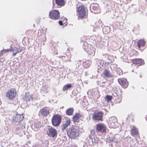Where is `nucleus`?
<instances>
[{"label":"nucleus","mask_w":147,"mask_h":147,"mask_svg":"<svg viewBox=\"0 0 147 147\" xmlns=\"http://www.w3.org/2000/svg\"><path fill=\"white\" fill-rule=\"evenodd\" d=\"M87 39L86 37H83L81 38V44L83 45V48L85 51L89 55L93 56L95 53V49L91 45L88 44L87 42Z\"/></svg>","instance_id":"nucleus-1"},{"label":"nucleus","mask_w":147,"mask_h":147,"mask_svg":"<svg viewBox=\"0 0 147 147\" xmlns=\"http://www.w3.org/2000/svg\"><path fill=\"white\" fill-rule=\"evenodd\" d=\"M68 136L71 138H75L79 135L78 126L73 125L66 130Z\"/></svg>","instance_id":"nucleus-2"},{"label":"nucleus","mask_w":147,"mask_h":147,"mask_svg":"<svg viewBox=\"0 0 147 147\" xmlns=\"http://www.w3.org/2000/svg\"><path fill=\"white\" fill-rule=\"evenodd\" d=\"M61 116L58 114L54 115L51 119L52 123L53 126L57 127L59 126L61 121Z\"/></svg>","instance_id":"nucleus-3"},{"label":"nucleus","mask_w":147,"mask_h":147,"mask_svg":"<svg viewBox=\"0 0 147 147\" xmlns=\"http://www.w3.org/2000/svg\"><path fill=\"white\" fill-rule=\"evenodd\" d=\"M77 11L79 17L80 18L82 19L86 18V12L84 6H81L78 7Z\"/></svg>","instance_id":"nucleus-4"},{"label":"nucleus","mask_w":147,"mask_h":147,"mask_svg":"<svg viewBox=\"0 0 147 147\" xmlns=\"http://www.w3.org/2000/svg\"><path fill=\"white\" fill-rule=\"evenodd\" d=\"M47 134L50 137L56 138L57 135V131L56 129L51 127H49L47 131Z\"/></svg>","instance_id":"nucleus-5"},{"label":"nucleus","mask_w":147,"mask_h":147,"mask_svg":"<svg viewBox=\"0 0 147 147\" xmlns=\"http://www.w3.org/2000/svg\"><path fill=\"white\" fill-rule=\"evenodd\" d=\"M49 16L53 20L58 19L60 18L59 12L58 10H53L49 12Z\"/></svg>","instance_id":"nucleus-6"},{"label":"nucleus","mask_w":147,"mask_h":147,"mask_svg":"<svg viewBox=\"0 0 147 147\" xmlns=\"http://www.w3.org/2000/svg\"><path fill=\"white\" fill-rule=\"evenodd\" d=\"M13 117L12 119V122L14 123H17L18 124L20 121L23 120L24 118L23 116L20 114H14L13 115Z\"/></svg>","instance_id":"nucleus-7"},{"label":"nucleus","mask_w":147,"mask_h":147,"mask_svg":"<svg viewBox=\"0 0 147 147\" xmlns=\"http://www.w3.org/2000/svg\"><path fill=\"white\" fill-rule=\"evenodd\" d=\"M90 10L92 12L94 13H99L100 11L99 9V5L98 4L92 3L90 6Z\"/></svg>","instance_id":"nucleus-8"},{"label":"nucleus","mask_w":147,"mask_h":147,"mask_svg":"<svg viewBox=\"0 0 147 147\" xmlns=\"http://www.w3.org/2000/svg\"><path fill=\"white\" fill-rule=\"evenodd\" d=\"M16 94V90L11 88L7 92L6 96L9 99H12L15 97Z\"/></svg>","instance_id":"nucleus-9"},{"label":"nucleus","mask_w":147,"mask_h":147,"mask_svg":"<svg viewBox=\"0 0 147 147\" xmlns=\"http://www.w3.org/2000/svg\"><path fill=\"white\" fill-rule=\"evenodd\" d=\"M103 113L102 112H98L95 113L92 116V118L95 121H102Z\"/></svg>","instance_id":"nucleus-10"},{"label":"nucleus","mask_w":147,"mask_h":147,"mask_svg":"<svg viewBox=\"0 0 147 147\" xmlns=\"http://www.w3.org/2000/svg\"><path fill=\"white\" fill-rule=\"evenodd\" d=\"M118 81L119 84L124 88H126L128 86V83L126 79L123 78L118 79Z\"/></svg>","instance_id":"nucleus-11"},{"label":"nucleus","mask_w":147,"mask_h":147,"mask_svg":"<svg viewBox=\"0 0 147 147\" xmlns=\"http://www.w3.org/2000/svg\"><path fill=\"white\" fill-rule=\"evenodd\" d=\"M40 113L44 116H46L49 114V110L47 107H45L41 109Z\"/></svg>","instance_id":"nucleus-12"},{"label":"nucleus","mask_w":147,"mask_h":147,"mask_svg":"<svg viewBox=\"0 0 147 147\" xmlns=\"http://www.w3.org/2000/svg\"><path fill=\"white\" fill-rule=\"evenodd\" d=\"M96 129L98 131H100L102 132H105L106 130L105 126L101 124H98L96 125Z\"/></svg>","instance_id":"nucleus-13"},{"label":"nucleus","mask_w":147,"mask_h":147,"mask_svg":"<svg viewBox=\"0 0 147 147\" xmlns=\"http://www.w3.org/2000/svg\"><path fill=\"white\" fill-rule=\"evenodd\" d=\"M144 61L141 59H133L132 62L134 64L138 65L139 66L142 65Z\"/></svg>","instance_id":"nucleus-14"},{"label":"nucleus","mask_w":147,"mask_h":147,"mask_svg":"<svg viewBox=\"0 0 147 147\" xmlns=\"http://www.w3.org/2000/svg\"><path fill=\"white\" fill-rule=\"evenodd\" d=\"M12 51L13 52V56H15L16 54L18 53V52L17 51L16 49H13V48H12L11 49H7L5 50H3V51H1L0 54H2L3 53L4 51L5 52H6L8 51Z\"/></svg>","instance_id":"nucleus-15"},{"label":"nucleus","mask_w":147,"mask_h":147,"mask_svg":"<svg viewBox=\"0 0 147 147\" xmlns=\"http://www.w3.org/2000/svg\"><path fill=\"white\" fill-rule=\"evenodd\" d=\"M81 115L79 113H76L73 117V121L76 123L79 121V119Z\"/></svg>","instance_id":"nucleus-16"},{"label":"nucleus","mask_w":147,"mask_h":147,"mask_svg":"<svg viewBox=\"0 0 147 147\" xmlns=\"http://www.w3.org/2000/svg\"><path fill=\"white\" fill-rule=\"evenodd\" d=\"M131 133L133 136H134L138 134V131L137 129L133 126L131 129Z\"/></svg>","instance_id":"nucleus-17"},{"label":"nucleus","mask_w":147,"mask_h":147,"mask_svg":"<svg viewBox=\"0 0 147 147\" xmlns=\"http://www.w3.org/2000/svg\"><path fill=\"white\" fill-rule=\"evenodd\" d=\"M59 48L57 45L55 43L51 47V49L55 54H58V49Z\"/></svg>","instance_id":"nucleus-18"},{"label":"nucleus","mask_w":147,"mask_h":147,"mask_svg":"<svg viewBox=\"0 0 147 147\" xmlns=\"http://www.w3.org/2000/svg\"><path fill=\"white\" fill-rule=\"evenodd\" d=\"M146 43V42L143 39H140L138 40L137 45L138 47L140 48L141 47H143L144 46Z\"/></svg>","instance_id":"nucleus-19"},{"label":"nucleus","mask_w":147,"mask_h":147,"mask_svg":"<svg viewBox=\"0 0 147 147\" xmlns=\"http://www.w3.org/2000/svg\"><path fill=\"white\" fill-rule=\"evenodd\" d=\"M90 140H92V143L93 145L96 144L98 140L96 136L92 137L91 135H90Z\"/></svg>","instance_id":"nucleus-20"},{"label":"nucleus","mask_w":147,"mask_h":147,"mask_svg":"<svg viewBox=\"0 0 147 147\" xmlns=\"http://www.w3.org/2000/svg\"><path fill=\"white\" fill-rule=\"evenodd\" d=\"M74 112V109L73 108L68 109L66 110V113L68 115H73Z\"/></svg>","instance_id":"nucleus-21"},{"label":"nucleus","mask_w":147,"mask_h":147,"mask_svg":"<svg viewBox=\"0 0 147 147\" xmlns=\"http://www.w3.org/2000/svg\"><path fill=\"white\" fill-rule=\"evenodd\" d=\"M40 123H39L38 121H36L34 122V124L33 125L35 130H37L40 128L41 127Z\"/></svg>","instance_id":"nucleus-22"},{"label":"nucleus","mask_w":147,"mask_h":147,"mask_svg":"<svg viewBox=\"0 0 147 147\" xmlns=\"http://www.w3.org/2000/svg\"><path fill=\"white\" fill-rule=\"evenodd\" d=\"M91 64V62L89 60H86L83 62V65L84 67L86 68L88 67Z\"/></svg>","instance_id":"nucleus-23"},{"label":"nucleus","mask_w":147,"mask_h":147,"mask_svg":"<svg viewBox=\"0 0 147 147\" xmlns=\"http://www.w3.org/2000/svg\"><path fill=\"white\" fill-rule=\"evenodd\" d=\"M56 3L58 5L63 6L64 5L65 2L64 0H55Z\"/></svg>","instance_id":"nucleus-24"},{"label":"nucleus","mask_w":147,"mask_h":147,"mask_svg":"<svg viewBox=\"0 0 147 147\" xmlns=\"http://www.w3.org/2000/svg\"><path fill=\"white\" fill-rule=\"evenodd\" d=\"M70 124V121L69 120H67L66 121V123L63 124L61 126V128L63 130L65 129L66 127L69 125Z\"/></svg>","instance_id":"nucleus-25"},{"label":"nucleus","mask_w":147,"mask_h":147,"mask_svg":"<svg viewBox=\"0 0 147 147\" xmlns=\"http://www.w3.org/2000/svg\"><path fill=\"white\" fill-rule=\"evenodd\" d=\"M103 74L107 78L110 77L111 75L110 71L107 69H105L104 71L103 72Z\"/></svg>","instance_id":"nucleus-26"},{"label":"nucleus","mask_w":147,"mask_h":147,"mask_svg":"<svg viewBox=\"0 0 147 147\" xmlns=\"http://www.w3.org/2000/svg\"><path fill=\"white\" fill-rule=\"evenodd\" d=\"M71 87V84H68L64 86L63 88V90L65 91L68 90Z\"/></svg>","instance_id":"nucleus-27"},{"label":"nucleus","mask_w":147,"mask_h":147,"mask_svg":"<svg viewBox=\"0 0 147 147\" xmlns=\"http://www.w3.org/2000/svg\"><path fill=\"white\" fill-rule=\"evenodd\" d=\"M32 99V96L29 94H26L24 98V100H26V102L30 101Z\"/></svg>","instance_id":"nucleus-28"},{"label":"nucleus","mask_w":147,"mask_h":147,"mask_svg":"<svg viewBox=\"0 0 147 147\" xmlns=\"http://www.w3.org/2000/svg\"><path fill=\"white\" fill-rule=\"evenodd\" d=\"M49 86H43L42 89V91L44 93H46L48 92Z\"/></svg>","instance_id":"nucleus-29"},{"label":"nucleus","mask_w":147,"mask_h":147,"mask_svg":"<svg viewBox=\"0 0 147 147\" xmlns=\"http://www.w3.org/2000/svg\"><path fill=\"white\" fill-rule=\"evenodd\" d=\"M112 99V96L111 95H107L105 98L107 102L111 101Z\"/></svg>","instance_id":"nucleus-30"},{"label":"nucleus","mask_w":147,"mask_h":147,"mask_svg":"<svg viewBox=\"0 0 147 147\" xmlns=\"http://www.w3.org/2000/svg\"><path fill=\"white\" fill-rule=\"evenodd\" d=\"M99 62V65L100 67H101V66H103L105 65L103 61L102 60H100Z\"/></svg>","instance_id":"nucleus-31"},{"label":"nucleus","mask_w":147,"mask_h":147,"mask_svg":"<svg viewBox=\"0 0 147 147\" xmlns=\"http://www.w3.org/2000/svg\"><path fill=\"white\" fill-rule=\"evenodd\" d=\"M82 62V61L81 60L76 61L75 64L76 65H78V66L79 67L80 65L81 64Z\"/></svg>","instance_id":"nucleus-32"},{"label":"nucleus","mask_w":147,"mask_h":147,"mask_svg":"<svg viewBox=\"0 0 147 147\" xmlns=\"http://www.w3.org/2000/svg\"><path fill=\"white\" fill-rule=\"evenodd\" d=\"M95 133V131L94 129H92L90 131L91 134L90 135H91L92 137L94 136H96L94 135Z\"/></svg>","instance_id":"nucleus-33"},{"label":"nucleus","mask_w":147,"mask_h":147,"mask_svg":"<svg viewBox=\"0 0 147 147\" xmlns=\"http://www.w3.org/2000/svg\"><path fill=\"white\" fill-rule=\"evenodd\" d=\"M121 101V98H117L116 99V102L117 103H120Z\"/></svg>","instance_id":"nucleus-34"},{"label":"nucleus","mask_w":147,"mask_h":147,"mask_svg":"<svg viewBox=\"0 0 147 147\" xmlns=\"http://www.w3.org/2000/svg\"><path fill=\"white\" fill-rule=\"evenodd\" d=\"M18 53L21 52L22 50V47H19L18 50L16 49Z\"/></svg>","instance_id":"nucleus-35"},{"label":"nucleus","mask_w":147,"mask_h":147,"mask_svg":"<svg viewBox=\"0 0 147 147\" xmlns=\"http://www.w3.org/2000/svg\"><path fill=\"white\" fill-rule=\"evenodd\" d=\"M121 72H120V70L117 71V73L119 75H120L121 74H122V72L121 70Z\"/></svg>","instance_id":"nucleus-36"},{"label":"nucleus","mask_w":147,"mask_h":147,"mask_svg":"<svg viewBox=\"0 0 147 147\" xmlns=\"http://www.w3.org/2000/svg\"><path fill=\"white\" fill-rule=\"evenodd\" d=\"M89 144L91 145H93L92 143V140H90V136L89 137V139L88 140Z\"/></svg>","instance_id":"nucleus-37"},{"label":"nucleus","mask_w":147,"mask_h":147,"mask_svg":"<svg viewBox=\"0 0 147 147\" xmlns=\"http://www.w3.org/2000/svg\"><path fill=\"white\" fill-rule=\"evenodd\" d=\"M66 54H64V55L63 56H61L59 57H60L61 58L63 59V57H66Z\"/></svg>","instance_id":"nucleus-38"},{"label":"nucleus","mask_w":147,"mask_h":147,"mask_svg":"<svg viewBox=\"0 0 147 147\" xmlns=\"http://www.w3.org/2000/svg\"><path fill=\"white\" fill-rule=\"evenodd\" d=\"M59 23L60 25H63V22L61 21H59Z\"/></svg>","instance_id":"nucleus-39"},{"label":"nucleus","mask_w":147,"mask_h":147,"mask_svg":"<svg viewBox=\"0 0 147 147\" xmlns=\"http://www.w3.org/2000/svg\"><path fill=\"white\" fill-rule=\"evenodd\" d=\"M113 95L115 96H117V94L116 92H115L113 93Z\"/></svg>","instance_id":"nucleus-40"},{"label":"nucleus","mask_w":147,"mask_h":147,"mask_svg":"<svg viewBox=\"0 0 147 147\" xmlns=\"http://www.w3.org/2000/svg\"><path fill=\"white\" fill-rule=\"evenodd\" d=\"M64 19L63 21L64 22V23L66 22H67V19L66 18H64Z\"/></svg>","instance_id":"nucleus-41"},{"label":"nucleus","mask_w":147,"mask_h":147,"mask_svg":"<svg viewBox=\"0 0 147 147\" xmlns=\"http://www.w3.org/2000/svg\"><path fill=\"white\" fill-rule=\"evenodd\" d=\"M95 91H96V93H99V91L98 90H95Z\"/></svg>","instance_id":"nucleus-42"},{"label":"nucleus","mask_w":147,"mask_h":147,"mask_svg":"<svg viewBox=\"0 0 147 147\" xmlns=\"http://www.w3.org/2000/svg\"><path fill=\"white\" fill-rule=\"evenodd\" d=\"M32 147H38V145H34Z\"/></svg>","instance_id":"nucleus-43"},{"label":"nucleus","mask_w":147,"mask_h":147,"mask_svg":"<svg viewBox=\"0 0 147 147\" xmlns=\"http://www.w3.org/2000/svg\"><path fill=\"white\" fill-rule=\"evenodd\" d=\"M140 78H142L141 75H140Z\"/></svg>","instance_id":"nucleus-44"},{"label":"nucleus","mask_w":147,"mask_h":147,"mask_svg":"<svg viewBox=\"0 0 147 147\" xmlns=\"http://www.w3.org/2000/svg\"><path fill=\"white\" fill-rule=\"evenodd\" d=\"M46 142L47 143V144H48V142H47V141H46Z\"/></svg>","instance_id":"nucleus-45"},{"label":"nucleus","mask_w":147,"mask_h":147,"mask_svg":"<svg viewBox=\"0 0 147 147\" xmlns=\"http://www.w3.org/2000/svg\"><path fill=\"white\" fill-rule=\"evenodd\" d=\"M69 62H70V61H71V60H69Z\"/></svg>","instance_id":"nucleus-46"},{"label":"nucleus","mask_w":147,"mask_h":147,"mask_svg":"<svg viewBox=\"0 0 147 147\" xmlns=\"http://www.w3.org/2000/svg\"><path fill=\"white\" fill-rule=\"evenodd\" d=\"M113 123H112L111 124L112 125Z\"/></svg>","instance_id":"nucleus-47"},{"label":"nucleus","mask_w":147,"mask_h":147,"mask_svg":"<svg viewBox=\"0 0 147 147\" xmlns=\"http://www.w3.org/2000/svg\"><path fill=\"white\" fill-rule=\"evenodd\" d=\"M1 147H4L3 146H2Z\"/></svg>","instance_id":"nucleus-48"},{"label":"nucleus","mask_w":147,"mask_h":147,"mask_svg":"<svg viewBox=\"0 0 147 147\" xmlns=\"http://www.w3.org/2000/svg\"><path fill=\"white\" fill-rule=\"evenodd\" d=\"M133 70H132V71H133Z\"/></svg>","instance_id":"nucleus-49"}]
</instances>
